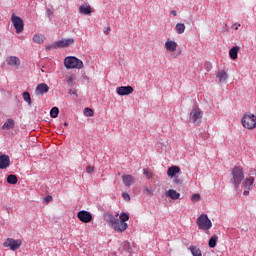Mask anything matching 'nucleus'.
Returning a JSON list of instances; mask_svg holds the SVG:
<instances>
[{"mask_svg": "<svg viewBox=\"0 0 256 256\" xmlns=\"http://www.w3.org/2000/svg\"><path fill=\"white\" fill-rule=\"evenodd\" d=\"M66 69H83V61L75 56H68L64 59Z\"/></svg>", "mask_w": 256, "mask_h": 256, "instance_id": "f257e3e1", "label": "nucleus"}, {"mask_svg": "<svg viewBox=\"0 0 256 256\" xmlns=\"http://www.w3.org/2000/svg\"><path fill=\"white\" fill-rule=\"evenodd\" d=\"M196 224L198 225V229L201 231H209L211 227H213V223L211 222V219H209V216L207 214H201L197 220Z\"/></svg>", "mask_w": 256, "mask_h": 256, "instance_id": "f03ea898", "label": "nucleus"}, {"mask_svg": "<svg viewBox=\"0 0 256 256\" xmlns=\"http://www.w3.org/2000/svg\"><path fill=\"white\" fill-rule=\"evenodd\" d=\"M243 179H245V174L243 173V168L239 167V166H235L232 169V183L233 185H235V187H239V185H241V181H243Z\"/></svg>", "mask_w": 256, "mask_h": 256, "instance_id": "7ed1b4c3", "label": "nucleus"}, {"mask_svg": "<svg viewBox=\"0 0 256 256\" xmlns=\"http://www.w3.org/2000/svg\"><path fill=\"white\" fill-rule=\"evenodd\" d=\"M127 221H129V214L125 212L121 213L118 218V226H116L117 233H124V231H127L129 227V225L127 224Z\"/></svg>", "mask_w": 256, "mask_h": 256, "instance_id": "20e7f679", "label": "nucleus"}, {"mask_svg": "<svg viewBox=\"0 0 256 256\" xmlns=\"http://www.w3.org/2000/svg\"><path fill=\"white\" fill-rule=\"evenodd\" d=\"M118 217H119V214H116L115 216H113V214H111L110 212H105L103 214L104 221H106L109 227H112L114 231H117L116 227H118Z\"/></svg>", "mask_w": 256, "mask_h": 256, "instance_id": "39448f33", "label": "nucleus"}, {"mask_svg": "<svg viewBox=\"0 0 256 256\" xmlns=\"http://www.w3.org/2000/svg\"><path fill=\"white\" fill-rule=\"evenodd\" d=\"M242 125L245 129H255L256 127V116L255 115H245L242 118Z\"/></svg>", "mask_w": 256, "mask_h": 256, "instance_id": "423d86ee", "label": "nucleus"}, {"mask_svg": "<svg viewBox=\"0 0 256 256\" xmlns=\"http://www.w3.org/2000/svg\"><path fill=\"white\" fill-rule=\"evenodd\" d=\"M11 21L14 25V29H16V33H22L25 24L23 23V19L15 14H12Z\"/></svg>", "mask_w": 256, "mask_h": 256, "instance_id": "0eeeda50", "label": "nucleus"}, {"mask_svg": "<svg viewBox=\"0 0 256 256\" xmlns=\"http://www.w3.org/2000/svg\"><path fill=\"white\" fill-rule=\"evenodd\" d=\"M23 242L21 240H15L13 238H8L4 243L3 247H9L11 251H17L21 247Z\"/></svg>", "mask_w": 256, "mask_h": 256, "instance_id": "6e6552de", "label": "nucleus"}, {"mask_svg": "<svg viewBox=\"0 0 256 256\" xmlns=\"http://www.w3.org/2000/svg\"><path fill=\"white\" fill-rule=\"evenodd\" d=\"M190 119L193 121L195 124L201 123L203 119V111L199 108H194L192 109L190 113Z\"/></svg>", "mask_w": 256, "mask_h": 256, "instance_id": "1a4fd4ad", "label": "nucleus"}, {"mask_svg": "<svg viewBox=\"0 0 256 256\" xmlns=\"http://www.w3.org/2000/svg\"><path fill=\"white\" fill-rule=\"evenodd\" d=\"M77 217L82 223H91V221H93V216L87 210L79 211Z\"/></svg>", "mask_w": 256, "mask_h": 256, "instance_id": "9d476101", "label": "nucleus"}, {"mask_svg": "<svg viewBox=\"0 0 256 256\" xmlns=\"http://www.w3.org/2000/svg\"><path fill=\"white\" fill-rule=\"evenodd\" d=\"M75 43V39L68 38L63 39L55 43V47H59L60 49H65V47H70V45H73Z\"/></svg>", "mask_w": 256, "mask_h": 256, "instance_id": "9b49d317", "label": "nucleus"}, {"mask_svg": "<svg viewBox=\"0 0 256 256\" xmlns=\"http://www.w3.org/2000/svg\"><path fill=\"white\" fill-rule=\"evenodd\" d=\"M117 95L125 96V95H131L133 93L132 86H120L116 88Z\"/></svg>", "mask_w": 256, "mask_h": 256, "instance_id": "f8f14e48", "label": "nucleus"}, {"mask_svg": "<svg viewBox=\"0 0 256 256\" xmlns=\"http://www.w3.org/2000/svg\"><path fill=\"white\" fill-rule=\"evenodd\" d=\"M45 93H49V85L46 83L38 84L35 89V95H45Z\"/></svg>", "mask_w": 256, "mask_h": 256, "instance_id": "ddd939ff", "label": "nucleus"}, {"mask_svg": "<svg viewBox=\"0 0 256 256\" xmlns=\"http://www.w3.org/2000/svg\"><path fill=\"white\" fill-rule=\"evenodd\" d=\"M11 165V158L9 155L1 154L0 155V169H7Z\"/></svg>", "mask_w": 256, "mask_h": 256, "instance_id": "4468645a", "label": "nucleus"}, {"mask_svg": "<svg viewBox=\"0 0 256 256\" xmlns=\"http://www.w3.org/2000/svg\"><path fill=\"white\" fill-rule=\"evenodd\" d=\"M6 63L10 67H19V65H21V59H19L17 56H9L6 59Z\"/></svg>", "mask_w": 256, "mask_h": 256, "instance_id": "2eb2a0df", "label": "nucleus"}, {"mask_svg": "<svg viewBox=\"0 0 256 256\" xmlns=\"http://www.w3.org/2000/svg\"><path fill=\"white\" fill-rule=\"evenodd\" d=\"M122 181L125 187H131V185L135 184V177L131 174H126L122 176Z\"/></svg>", "mask_w": 256, "mask_h": 256, "instance_id": "dca6fc26", "label": "nucleus"}, {"mask_svg": "<svg viewBox=\"0 0 256 256\" xmlns=\"http://www.w3.org/2000/svg\"><path fill=\"white\" fill-rule=\"evenodd\" d=\"M177 42L173 40H168L165 42V49L169 51V53H173L174 51H177Z\"/></svg>", "mask_w": 256, "mask_h": 256, "instance_id": "f3484780", "label": "nucleus"}, {"mask_svg": "<svg viewBox=\"0 0 256 256\" xmlns=\"http://www.w3.org/2000/svg\"><path fill=\"white\" fill-rule=\"evenodd\" d=\"M216 77L219 79V83H227V79H229V75L224 70H219Z\"/></svg>", "mask_w": 256, "mask_h": 256, "instance_id": "a211bd4d", "label": "nucleus"}, {"mask_svg": "<svg viewBox=\"0 0 256 256\" xmlns=\"http://www.w3.org/2000/svg\"><path fill=\"white\" fill-rule=\"evenodd\" d=\"M181 173V168L179 166H171L167 170L168 177H175V175Z\"/></svg>", "mask_w": 256, "mask_h": 256, "instance_id": "6ab92c4d", "label": "nucleus"}, {"mask_svg": "<svg viewBox=\"0 0 256 256\" xmlns=\"http://www.w3.org/2000/svg\"><path fill=\"white\" fill-rule=\"evenodd\" d=\"M79 13H81V15H91V13H93V10L90 5H81L79 7Z\"/></svg>", "mask_w": 256, "mask_h": 256, "instance_id": "aec40b11", "label": "nucleus"}, {"mask_svg": "<svg viewBox=\"0 0 256 256\" xmlns=\"http://www.w3.org/2000/svg\"><path fill=\"white\" fill-rule=\"evenodd\" d=\"M165 195L167 197H170V199L177 200L181 197V194L177 192L176 190L170 189L168 190Z\"/></svg>", "mask_w": 256, "mask_h": 256, "instance_id": "412c9836", "label": "nucleus"}, {"mask_svg": "<svg viewBox=\"0 0 256 256\" xmlns=\"http://www.w3.org/2000/svg\"><path fill=\"white\" fill-rule=\"evenodd\" d=\"M14 127H15V120L13 118H9L3 124L2 129H6L7 131H9V129H13Z\"/></svg>", "mask_w": 256, "mask_h": 256, "instance_id": "4be33fe9", "label": "nucleus"}, {"mask_svg": "<svg viewBox=\"0 0 256 256\" xmlns=\"http://www.w3.org/2000/svg\"><path fill=\"white\" fill-rule=\"evenodd\" d=\"M239 55V47L238 46H234L230 49L229 51V56H230V59H232L233 61H235V59H237Z\"/></svg>", "mask_w": 256, "mask_h": 256, "instance_id": "5701e85b", "label": "nucleus"}, {"mask_svg": "<svg viewBox=\"0 0 256 256\" xmlns=\"http://www.w3.org/2000/svg\"><path fill=\"white\" fill-rule=\"evenodd\" d=\"M175 31L178 33V35H183V33H185V24L177 23L175 26Z\"/></svg>", "mask_w": 256, "mask_h": 256, "instance_id": "b1692460", "label": "nucleus"}, {"mask_svg": "<svg viewBox=\"0 0 256 256\" xmlns=\"http://www.w3.org/2000/svg\"><path fill=\"white\" fill-rule=\"evenodd\" d=\"M17 176L15 174H10L7 177V183H9V185H17Z\"/></svg>", "mask_w": 256, "mask_h": 256, "instance_id": "393cba45", "label": "nucleus"}, {"mask_svg": "<svg viewBox=\"0 0 256 256\" xmlns=\"http://www.w3.org/2000/svg\"><path fill=\"white\" fill-rule=\"evenodd\" d=\"M189 249L193 256H203L201 249H199L197 246H190Z\"/></svg>", "mask_w": 256, "mask_h": 256, "instance_id": "a878e982", "label": "nucleus"}, {"mask_svg": "<svg viewBox=\"0 0 256 256\" xmlns=\"http://www.w3.org/2000/svg\"><path fill=\"white\" fill-rule=\"evenodd\" d=\"M218 239L219 238L217 236H212L210 238L209 243H208L210 249H215V247H217V240Z\"/></svg>", "mask_w": 256, "mask_h": 256, "instance_id": "bb28decb", "label": "nucleus"}, {"mask_svg": "<svg viewBox=\"0 0 256 256\" xmlns=\"http://www.w3.org/2000/svg\"><path fill=\"white\" fill-rule=\"evenodd\" d=\"M253 183H255V178H253V177H249V178H247L246 180H245V187L247 188V189H251V187H253Z\"/></svg>", "mask_w": 256, "mask_h": 256, "instance_id": "cd10ccee", "label": "nucleus"}, {"mask_svg": "<svg viewBox=\"0 0 256 256\" xmlns=\"http://www.w3.org/2000/svg\"><path fill=\"white\" fill-rule=\"evenodd\" d=\"M50 117H52V119H57V117H59V108L58 107H53L50 110Z\"/></svg>", "mask_w": 256, "mask_h": 256, "instance_id": "c85d7f7f", "label": "nucleus"}, {"mask_svg": "<svg viewBox=\"0 0 256 256\" xmlns=\"http://www.w3.org/2000/svg\"><path fill=\"white\" fill-rule=\"evenodd\" d=\"M22 97H23V99H24V101L26 102V103H28V105H31V94H29V92H24L23 94H22Z\"/></svg>", "mask_w": 256, "mask_h": 256, "instance_id": "c756f323", "label": "nucleus"}, {"mask_svg": "<svg viewBox=\"0 0 256 256\" xmlns=\"http://www.w3.org/2000/svg\"><path fill=\"white\" fill-rule=\"evenodd\" d=\"M33 42L38 43L39 45H41V43H43V36H41L39 34H35L33 36Z\"/></svg>", "mask_w": 256, "mask_h": 256, "instance_id": "7c9ffc66", "label": "nucleus"}, {"mask_svg": "<svg viewBox=\"0 0 256 256\" xmlns=\"http://www.w3.org/2000/svg\"><path fill=\"white\" fill-rule=\"evenodd\" d=\"M84 115L86 117H93L95 115V112L91 108H85L84 109Z\"/></svg>", "mask_w": 256, "mask_h": 256, "instance_id": "2f4dec72", "label": "nucleus"}, {"mask_svg": "<svg viewBox=\"0 0 256 256\" xmlns=\"http://www.w3.org/2000/svg\"><path fill=\"white\" fill-rule=\"evenodd\" d=\"M191 201H192L193 203H197V202L201 201V195H200V194H194V195H192Z\"/></svg>", "mask_w": 256, "mask_h": 256, "instance_id": "473e14b6", "label": "nucleus"}, {"mask_svg": "<svg viewBox=\"0 0 256 256\" xmlns=\"http://www.w3.org/2000/svg\"><path fill=\"white\" fill-rule=\"evenodd\" d=\"M143 173H144L145 177H147V179H151V177H153V172H151V170H149V169H144Z\"/></svg>", "mask_w": 256, "mask_h": 256, "instance_id": "72a5a7b5", "label": "nucleus"}, {"mask_svg": "<svg viewBox=\"0 0 256 256\" xmlns=\"http://www.w3.org/2000/svg\"><path fill=\"white\" fill-rule=\"evenodd\" d=\"M67 84L70 86V87H73V76H69L67 78Z\"/></svg>", "mask_w": 256, "mask_h": 256, "instance_id": "f704fd0d", "label": "nucleus"}, {"mask_svg": "<svg viewBox=\"0 0 256 256\" xmlns=\"http://www.w3.org/2000/svg\"><path fill=\"white\" fill-rule=\"evenodd\" d=\"M122 197H123V199H124L125 201H131V196H129L128 193H123V194H122Z\"/></svg>", "mask_w": 256, "mask_h": 256, "instance_id": "c9c22d12", "label": "nucleus"}, {"mask_svg": "<svg viewBox=\"0 0 256 256\" xmlns=\"http://www.w3.org/2000/svg\"><path fill=\"white\" fill-rule=\"evenodd\" d=\"M86 171H87L88 173H94L95 168L92 167V166H87V167H86Z\"/></svg>", "mask_w": 256, "mask_h": 256, "instance_id": "e433bc0d", "label": "nucleus"}, {"mask_svg": "<svg viewBox=\"0 0 256 256\" xmlns=\"http://www.w3.org/2000/svg\"><path fill=\"white\" fill-rule=\"evenodd\" d=\"M174 183L176 184V185H181L182 183H183V180H181V179H174Z\"/></svg>", "mask_w": 256, "mask_h": 256, "instance_id": "4c0bfd02", "label": "nucleus"}, {"mask_svg": "<svg viewBox=\"0 0 256 256\" xmlns=\"http://www.w3.org/2000/svg\"><path fill=\"white\" fill-rule=\"evenodd\" d=\"M44 201L46 203H49V201H53V197L52 196H47V197L44 198Z\"/></svg>", "mask_w": 256, "mask_h": 256, "instance_id": "58836bf2", "label": "nucleus"}, {"mask_svg": "<svg viewBox=\"0 0 256 256\" xmlns=\"http://www.w3.org/2000/svg\"><path fill=\"white\" fill-rule=\"evenodd\" d=\"M145 193H148V195H153V190L149 188H145Z\"/></svg>", "mask_w": 256, "mask_h": 256, "instance_id": "ea45409f", "label": "nucleus"}, {"mask_svg": "<svg viewBox=\"0 0 256 256\" xmlns=\"http://www.w3.org/2000/svg\"><path fill=\"white\" fill-rule=\"evenodd\" d=\"M110 32H111V27H106L104 30L105 35H109Z\"/></svg>", "mask_w": 256, "mask_h": 256, "instance_id": "a19ab883", "label": "nucleus"}, {"mask_svg": "<svg viewBox=\"0 0 256 256\" xmlns=\"http://www.w3.org/2000/svg\"><path fill=\"white\" fill-rule=\"evenodd\" d=\"M232 27H234V30H235V31H238V30H239V27H241V24L235 23Z\"/></svg>", "mask_w": 256, "mask_h": 256, "instance_id": "79ce46f5", "label": "nucleus"}, {"mask_svg": "<svg viewBox=\"0 0 256 256\" xmlns=\"http://www.w3.org/2000/svg\"><path fill=\"white\" fill-rule=\"evenodd\" d=\"M69 94L70 95H77V90L70 89Z\"/></svg>", "mask_w": 256, "mask_h": 256, "instance_id": "37998d69", "label": "nucleus"}, {"mask_svg": "<svg viewBox=\"0 0 256 256\" xmlns=\"http://www.w3.org/2000/svg\"><path fill=\"white\" fill-rule=\"evenodd\" d=\"M47 15H48V17H51L53 15V11H51V9H48L47 10Z\"/></svg>", "mask_w": 256, "mask_h": 256, "instance_id": "c03bdc74", "label": "nucleus"}, {"mask_svg": "<svg viewBox=\"0 0 256 256\" xmlns=\"http://www.w3.org/2000/svg\"><path fill=\"white\" fill-rule=\"evenodd\" d=\"M171 15H173V17H177V10H172Z\"/></svg>", "mask_w": 256, "mask_h": 256, "instance_id": "a18cd8bd", "label": "nucleus"}, {"mask_svg": "<svg viewBox=\"0 0 256 256\" xmlns=\"http://www.w3.org/2000/svg\"><path fill=\"white\" fill-rule=\"evenodd\" d=\"M249 193V190H245L244 192H243V195H247Z\"/></svg>", "mask_w": 256, "mask_h": 256, "instance_id": "49530a36", "label": "nucleus"}, {"mask_svg": "<svg viewBox=\"0 0 256 256\" xmlns=\"http://www.w3.org/2000/svg\"><path fill=\"white\" fill-rule=\"evenodd\" d=\"M67 125H68L67 122H65V123H64V127H67Z\"/></svg>", "mask_w": 256, "mask_h": 256, "instance_id": "de8ad7c7", "label": "nucleus"}]
</instances>
